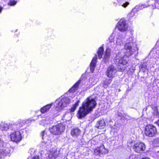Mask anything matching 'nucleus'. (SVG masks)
<instances>
[{"mask_svg": "<svg viewBox=\"0 0 159 159\" xmlns=\"http://www.w3.org/2000/svg\"><path fill=\"white\" fill-rule=\"evenodd\" d=\"M65 126L62 124H59L49 128L50 132L54 135H58L61 134L64 131Z\"/></svg>", "mask_w": 159, "mask_h": 159, "instance_id": "39448f33", "label": "nucleus"}, {"mask_svg": "<svg viewBox=\"0 0 159 159\" xmlns=\"http://www.w3.org/2000/svg\"><path fill=\"white\" fill-rule=\"evenodd\" d=\"M52 104L53 103H52L43 106L40 109L41 112L42 113H44L48 111L52 107Z\"/></svg>", "mask_w": 159, "mask_h": 159, "instance_id": "aec40b11", "label": "nucleus"}, {"mask_svg": "<svg viewBox=\"0 0 159 159\" xmlns=\"http://www.w3.org/2000/svg\"><path fill=\"white\" fill-rule=\"evenodd\" d=\"M95 79L93 77L90 78L89 82H87L88 83L86 85L87 88L88 89H89L90 87H92L93 85H94L95 84L94 82Z\"/></svg>", "mask_w": 159, "mask_h": 159, "instance_id": "b1692460", "label": "nucleus"}, {"mask_svg": "<svg viewBox=\"0 0 159 159\" xmlns=\"http://www.w3.org/2000/svg\"><path fill=\"white\" fill-rule=\"evenodd\" d=\"M110 121L111 122V120H110Z\"/></svg>", "mask_w": 159, "mask_h": 159, "instance_id": "79ce46f5", "label": "nucleus"}, {"mask_svg": "<svg viewBox=\"0 0 159 159\" xmlns=\"http://www.w3.org/2000/svg\"><path fill=\"white\" fill-rule=\"evenodd\" d=\"M111 79L106 80L104 81V84L106 85L110 84L111 82Z\"/></svg>", "mask_w": 159, "mask_h": 159, "instance_id": "2f4dec72", "label": "nucleus"}, {"mask_svg": "<svg viewBox=\"0 0 159 159\" xmlns=\"http://www.w3.org/2000/svg\"><path fill=\"white\" fill-rule=\"evenodd\" d=\"M70 102V98L65 97L64 95L61 96L57 99L55 101L56 105L54 107L55 111L57 112L55 114V116L58 115L59 112L66 109Z\"/></svg>", "mask_w": 159, "mask_h": 159, "instance_id": "20e7f679", "label": "nucleus"}, {"mask_svg": "<svg viewBox=\"0 0 159 159\" xmlns=\"http://www.w3.org/2000/svg\"><path fill=\"white\" fill-rule=\"evenodd\" d=\"M120 125L118 122H116L114 125L111 127V128L112 131L117 132L119 129Z\"/></svg>", "mask_w": 159, "mask_h": 159, "instance_id": "4be33fe9", "label": "nucleus"}, {"mask_svg": "<svg viewBox=\"0 0 159 159\" xmlns=\"http://www.w3.org/2000/svg\"><path fill=\"white\" fill-rule=\"evenodd\" d=\"M16 3V2L15 0H11L9 1L8 4L10 6L15 5Z\"/></svg>", "mask_w": 159, "mask_h": 159, "instance_id": "7c9ffc66", "label": "nucleus"}, {"mask_svg": "<svg viewBox=\"0 0 159 159\" xmlns=\"http://www.w3.org/2000/svg\"><path fill=\"white\" fill-rule=\"evenodd\" d=\"M105 122L103 119L98 121L96 125V128L100 129H103L105 127Z\"/></svg>", "mask_w": 159, "mask_h": 159, "instance_id": "2eb2a0df", "label": "nucleus"}, {"mask_svg": "<svg viewBox=\"0 0 159 159\" xmlns=\"http://www.w3.org/2000/svg\"><path fill=\"white\" fill-rule=\"evenodd\" d=\"M116 28L121 32H123L128 30V26L125 19H121L117 23Z\"/></svg>", "mask_w": 159, "mask_h": 159, "instance_id": "6e6552de", "label": "nucleus"}, {"mask_svg": "<svg viewBox=\"0 0 159 159\" xmlns=\"http://www.w3.org/2000/svg\"><path fill=\"white\" fill-rule=\"evenodd\" d=\"M126 43L124 45V49L119 52L116 57L117 62L120 64L125 65L127 63L128 58L132 55L138 48L133 47V38L132 36L127 37Z\"/></svg>", "mask_w": 159, "mask_h": 159, "instance_id": "f257e3e1", "label": "nucleus"}, {"mask_svg": "<svg viewBox=\"0 0 159 159\" xmlns=\"http://www.w3.org/2000/svg\"><path fill=\"white\" fill-rule=\"evenodd\" d=\"M9 152L10 150L8 148H4L0 149V159L4 158Z\"/></svg>", "mask_w": 159, "mask_h": 159, "instance_id": "ddd939ff", "label": "nucleus"}, {"mask_svg": "<svg viewBox=\"0 0 159 159\" xmlns=\"http://www.w3.org/2000/svg\"><path fill=\"white\" fill-rule=\"evenodd\" d=\"M2 9H3V8L1 7V6H0V13H1L2 10Z\"/></svg>", "mask_w": 159, "mask_h": 159, "instance_id": "58836bf2", "label": "nucleus"}, {"mask_svg": "<svg viewBox=\"0 0 159 159\" xmlns=\"http://www.w3.org/2000/svg\"><path fill=\"white\" fill-rule=\"evenodd\" d=\"M25 120H20L11 124L12 129L14 131L11 133L10 135L11 141L17 143L21 140L22 129L21 128L25 125Z\"/></svg>", "mask_w": 159, "mask_h": 159, "instance_id": "7ed1b4c3", "label": "nucleus"}, {"mask_svg": "<svg viewBox=\"0 0 159 159\" xmlns=\"http://www.w3.org/2000/svg\"><path fill=\"white\" fill-rule=\"evenodd\" d=\"M153 143L155 146L159 147V139L156 138L154 139Z\"/></svg>", "mask_w": 159, "mask_h": 159, "instance_id": "c85d7f7f", "label": "nucleus"}, {"mask_svg": "<svg viewBox=\"0 0 159 159\" xmlns=\"http://www.w3.org/2000/svg\"><path fill=\"white\" fill-rule=\"evenodd\" d=\"M17 30V29L16 30L15 32H16Z\"/></svg>", "mask_w": 159, "mask_h": 159, "instance_id": "a19ab883", "label": "nucleus"}, {"mask_svg": "<svg viewBox=\"0 0 159 159\" xmlns=\"http://www.w3.org/2000/svg\"><path fill=\"white\" fill-rule=\"evenodd\" d=\"M142 66L146 68L147 66V65L146 64H143V65Z\"/></svg>", "mask_w": 159, "mask_h": 159, "instance_id": "e433bc0d", "label": "nucleus"}, {"mask_svg": "<svg viewBox=\"0 0 159 159\" xmlns=\"http://www.w3.org/2000/svg\"><path fill=\"white\" fill-rule=\"evenodd\" d=\"M9 128V124L2 121L0 124V129L2 131H7Z\"/></svg>", "mask_w": 159, "mask_h": 159, "instance_id": "a211bd4d", "label": "nucleus"}, {"mask_svg": "<svg viewBox=\"0 0 159 159\" xmlns=\"http://www.w3.org/2000/svg\"><path fill=\"white\" fill-rule=\"evenodd\" d=\"M97 105L94 98L91 96L87 98L83 102L82 106L78 111V117L81 119L92 111Z\"/></svg>", "mask_w": 159, "mask_h": 159, "instance_id": "f03ea898", "label": "nucleus"}, {"mask_svg": "<svg viewBox=\"0 0 159 159\" xmlns=\"http://www.w3.org/2000/svg\"><path fill=\"white\" fill-rule=\"evenodd\" d=\"M97 59V56L96 55H95L94 57L93 58L90 64V71L92 72L94 71V69L96 67Z\"/></svg>", "mask_w": 159, "mask_h": 159, "instance_id": "dca6fc26", "label": "nucleus"}, {"mask_svg": "<svg viewBox=\"0 0 159 159\" xmlns=\"http://www.w3.org/2000/svg\"><path fill=\"white\" fill-rule=\"evenodd\" d=\"M156 123L159 127V120H158L157 121H156Z\"/></svg>", "mask_w": 159, "mask_h": 159, "instance_id": "4c0bfd02", "label": "nucleus"}, {"mask_svg": "<svg viewBox=\"0 0 159 159\" xmlns=\"http://www.w3.org/2000/svg\"><path fill=\"white\" fill-rule=\"evenodd\" d=\"M115 36V34L114 33H113L111 35L109 38V41L110 43H112L114 42Z\"/></svg>", "mask_w": 159, "mask_h": 159, "instance_id": "c756f323", "label": "nucleus"}, {"mask_svg": "<svg viewBox=\"0 0 159 159\" xmlns=\"http://www.w3.org/2000/svg\"><path fill=\"white\" fill-rule=\"evenodd\" d=\"M111 49L109 48H107L105 52L103 59L106 61L110 57Z\"/></svg>", "mask_w": 159, "mask_h": 159, "instance_id": "393cba45", "label": "nucleus"}, {"mask_svg": "<svg viewBox=\"0 0 159 159\" xmlns=\"http://www.w3.org/2000/svg\"><path fill=\"white\" fill-rule=\"evenodd\" d=\"M135 156L134 155H131L129 157V159H135Z\"/></svg>", "mask_w": 159, "mask_h": 159, "instance_id": "72a5a7b5", "label": "nucleus"}, {"mask_svg": "<svg viewBox=\"0 0 159 159\" xmlns=\"http://www.w3.org/2000/svg\"><path fill=\"white\" fill-rule=\"evenodd\" d=\"M117 3L119 6H121L125 8H126L129 4L128 2H125L123 0H117Z\"/></svg>", "mask_w": 159, "mask_h": 159, "instance_id": "5701e85b", "label": "nucleus"}, {"mask_svg": "<svg viewBox=\"0 0 159 159\" xmlns=\"http://www.w3.org/2000/svg\"><path fill=\"white\" fill-rule=\"evenodd\" d=\"M103 48L102 47H101L98 49L97 52V53L98 54V57L99 58L101 59L102 58L103 54Z\"/></svg>", "mask_w": 159, "mask_h": 159, "instance_id": "a878e982", "label": "nucleus"}, {"mask_svg": "<svg viewBox=\"0 0 159 159\" xmlns=\"http://www.w3.org/2000/svg\"><path fill=\"white\" fill-rule=\"evenodd\" d=\"M157 133L156 128L153 125H147L145 129V135L149 137L154 136Z\"/></svg>", "mask_w": 159, "mask_h": 159, "instance_id": "423d86ee", "label": "nucleus"}, {"mask_svg": "<svg viewBox=\"0 0 159 159\" xmlns=\"http://www.w3.org/2000/svg\"><path fill=\"white\" fill-rule=\"evenodd\" d=\"M135 10V9H133V10L128 14V16L129 17L132 18L135 16V12L134 11Z\"/></svg>", "mask_w": 159, "mask_h": 159, "instance_id": "cd10ccee", "label": "nucleus"}, {"mask_svg": "<svg viewBox=\"0 0 159 159\" xmlns=\"http://www.w3.org/2000/svg\"><path fill=\"white\" fill-rule=\"evenodd\" d=\"M43 119L39 122V124L40 125H45L48 124L50 123V118L48 116L43 117L42 116Z\"/></svg>", "mask_w": 159, "mask_h": 159, "instance_id": "6ab92c4d", "label": "nucleus"}, {"mask_svg": "<svg viewBox=\"0 0 159 159\" xmlns=\"http://www.w3.org/2000/svg\"><path fill=\"white\" fill-rule=\"evenodd\" d=\"M108 152V150L105 148L104 146L102 145L94 149L93 154L95 156L102 157Z\"/></svg>", "mask_w": 159, "mask_h": 159, "instance_id": "0eeeda50", "label": "nucleus"}, {"mask_svg": "<svg viewBox=\"0 0 159 159\" xmlns=\"http://www.w3.org/2000/svg\"><path fill=\"white\" fill-rule=\"evenodd\" d=\"M116 72V69L114 68V66L111 65L108 68L107 70L106 75L109 77L112 78L114 77Z\"/></svg>", "mask_w": 159, "mask_h": 159, "instance_id": "9b49d317", "label": "nucleus"}, {"mask_svg": "<svg viewBox=\"0 0 159 159\" xmlns=\"http://www.w3.org/2000/svg\"><path fill=\"white\" fill-rule=\"evenodd\" d=\"M32 159H39V157L38 156H36L35 157H33Z\"/></svg>", "mask_w": 159, "mask_h": 159, "instance_id": "c9c22d12", "label": "nucleus"}, {"mask_svg": "<svg viewBox=\"0 0 159 159\" xmlns=\"http://www.w3.org/2000/svg\"><path fill=\"white\" fill-rule=\"evenodd\" d=\"M59 154V149L54 148L50 151L48 154V159H55Z\"/></svg>", "mask_w": 159, "mask_h": 159, "instance_id": "9d476101", "label": "nucleus"}, {"mask_svg": "<svg viewBox=\"0 0 159 159\" xmlns=\"http://www.w3.org/2000/svg\"><path fill=\"white\" fill-rule=\"evenodd\" d=\"M80 102V101H77V102L74 105H73L72 107L70 109V111L71 112H73L75 110L77 107L78 106Z\"/></svg>", "mask_w": 159, "mask_h": 159, "instance_id": "bb28decb", "label": "nucleus"}, {"mask_svg": "<svg viewBox=\"0 0 159 159\" xmlns=\"http://www.w3.org/2000/svg\"><path fill=\"white\" fill-rule=\"evenodd\" d=\"M80 80L77 81L69 90L70 93H74L78 89L80 83Z\"/></svg>", "mask_w": 159, "mask_h": 159, "instance_id": "412c9836", "label": "nucleus"}, {"mask_svg": "<svg viewBox=\"0 0 159 159\" xmlns=\"http://www.w3.org/2000/svg\"><path fill=\"white\" fill-rule=\"evenodd\" d=\"M63 159H68L66 157H65Z\"/></svg>", "mask_w": 159, "mask_h": 159, "instance_id": "ea45409f", "label": "nucleus"}, {"mask_svg": "<svg viewBox=\"0 0 159 159\" xmlns=\"http://www.w3.org/2000/svg\"><path fill=\"white\" fill-rule=\"evenodd\" d=\"M125 38V36L122 34L119 35L116 38V45L120 46L123 45Z\"/></svg>", "mask_w": 159, "mask_h": 159, "instance_id": "4468645a", "label": "nucleus"}, {"mask_svg": "<svg viewBox=\"0 0 159 159\" xmlns=\"http://www.w3.org/2000/svg\"><path fill=\"white\" fill-rule=\"evenodd\" d=\"M42 136L43 139L42 143H44L45 145L47 146L48 143H50V139L47 134L45 131H43L42 134Z\"/></svg>", "mask_w": 159, "mask_h": 159, "instance_id": "f8f14e48", "label": "nucleus"}, {"mask_svg": "<svg viewBox=\"0 0 159 159\" xmlns=\"http://www.w3.org/2000/svg\"><path fill=\"white\" fill-rule=\"evenodd\" d=\"M134 150L137 153H142L145 149V145L141 142L136 143L133 147Z\"/></svg>", "mask_w": 159, "mask_h": 159, "instance_id": "1a4fd4ad", "label": "nucleus"}, {"mask_svg": "<svg viewBox=\"0 0 159 159\" xmlns=\"http://www.w3.org/2000/svg\"><path fill=\"white\" fill-rule=\"evenodd\" d=\"M155 114H156V116L157 117H159V114H158V112L157 111H155V112L154 113V115H155Z\"/></svg>", "mask_w": 159, "mask_h": 159, "instance_id": "f704fd0d", "label": "nucleus"}, {"mask_svg": "<svg viewBox=\"0 0 159 159\" xmlns=\"http://www.w3.org/2000/svg\"><path fill=\"white\" fill-rule=\"evenodd\" d=\"M80 133L81 131L79 129L75 128L71 130V134L74 138H77L80 135Z\"/></svg>", "mask_w": 159, "mask_h": 159, "instance_id": "f3484780", "label": "nucleus"}, {"mask_svg": "<svg viewBox=\"0 0 159 159\" xmlns=\"http://www.w3.org/2000/svg\"><path fill=\"white\" fill-rule=\"evenodd\" d=\"M120 66H118V68L120 69V71H123L126 69V67L125 66L124 67H121L120 68Z\"/></svg>", "mask_w": 159, "mask_h": 159, "instance_id": "473e14b6", "label": "nucleus"}]
</instances>
